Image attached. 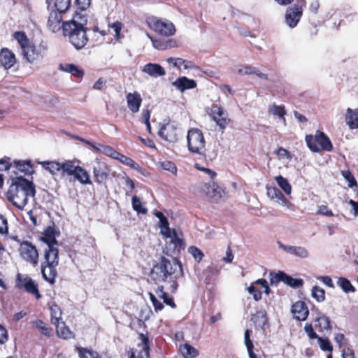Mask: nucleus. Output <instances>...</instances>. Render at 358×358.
<instances>
[{
  "label": "nucleus",
  "mask_w": 358,
  "mask_h": 358,
  "mask_svg": "<svg viewBox=\"0 0 358 358\" xmlns=\"http://www.w3.org/2000/svg\"><path fill=\"white\" fill-rule=\"evenodd\" d=\"M126 99L129 110L134 113H137L139 110L142 102L140 94L138 92L129 93Z\"/></svg>",
  "instance_id": "412c9836"
},
{
  "label": "nucleus",
  "mask_w": 358,
  "mask_h": 358,
  "mask_svg": "<svg viewBox=\"0 0 358 358\" xmlns=\"http://www.w3.org/2000/svg\"><path fill=\"white\" fill-rule=\"evenodd\" d=\"M13 38L17 41L21 50L27 45L30 41L23 31H16L13 34Z\"/></svg>",
  "instance_id": "49530a36"
},
{
  "label": "nucleus",
  "mask_w": 358,
  "mask_h": 358,
  "mask_svg": "<svg viewBox=\"0 0 358 358\" xmlns=\"http://www.w3.org/2000/svg\"><path fill=\"white\" fill-rule=\"evenodd\" d=\"M251 320L256 327L264 329L268 323L266 313L264 310L257 311L252 316Z\"/></svg>",
  "instance_id": "c85d7f7f"
},
{
  "label": "nucleus",
  "mask_w": 358,
  "mask_h": 358,
  "mask_svg": "<svg viewBox=\"0 0 358 358\" xmlns=\"http://www.w3.org/2000/svg\"><path fill=\"white\" fill-rule=\"evenodd\" d=\"M284 282L293 288H299L303 285L301 279H295L285 273Z\"/></svg>",
  "instance_id": "09e8293b"
},
{
  "label": "nucleus",
  "mask_w": 358,
  "mask_h": 358,
  "mask_svg": "<svg viewBox=\"0 0 358 358\" xmlns=\"http://www.w3.org/2000/svg\"><path fill=\"white\" fill-rule=\"evenodd\" d=\"M148 23L152 30L162 36H170L176 32L174 24L169 21L151 17L148 20Z\"/></svg>",
  "instance_id": "0eeeda50"
},
{
  "label": "nucleus",
  "mask_w": 358,
  "mask_h": 358,
  "mask_svg": "<svg viewBox=\"0 0 358 358\" xmlns=\"http://www.w3.org/2000/svg\"><path fill=\"white\" fill-rule=\"evenodd\" d=\"M275 179L278 186L285 192V194H291L292 187L286 178L282 176H276Z\"/></svg>",
  "instance_id": "37998d69"
},
{
  "label": "nucleus",
  "mask_w": 358,
  "mask_h": 358,
  "mask_svg": "<svg viewBox=\"0 0 358 358\" xmlns=\"http://www.w3.org/2000/svg\"><path fill=\"white\" fill-rule=\"evenodd\" d=\"M159 222L161 232L164 236L171 238H174L177 241H180V239L177 237L176 231L174 229L169 228V222L166 217H164L162 220H159Z\"/></svg>",
  "instance_id": "a878e982"
},
{
  "label": "nucleus",
  "mask_w": 358,
  "mask_h": 358,
  "mask_svg": "<svg viewBox=\"0 0 358 358\" xmlns=\"http://www.w3.org/2000/svg\"><path fill=\"white\" fill-rule=\"evenodd\" d=\"M150 38L152 41L153 47L158 50H165L167 48H171L172 45L171 44V41H163L160 39H153L152 37H150Z\"/></svg>",
  "instance_id": "5fc2aeb1"
},
{
  "label": "nucleus",
  "mask_w": 358,
  "mask_h": 358,
  "mask_svg": "<svg viewBox=\"0 0 358 358\" xmlns=\"http://www.w3.org/2000/svg\"><path fill=\"white\" fill-rule=\"evenodd\" d=\"M213 119L216 122L217 125L221 129H225L230 122V119L228 117L226 112L223 108L217 104H215L211 109Z\"/></svg>",
  "instance_id": "ddd939ff"
},
{
  "label": "nucleus",
  "mask_w": 358,
  "mask_h": 358,
  "mask_svg": "<svg viewBox=\"0 0 358 358\" xmlns=\"http://www.w3.org/2000/svg\"><path fill=\"white\" fill-rule=\"evenodd\" d=\"M99 145L103 148L102 151L105 155L115 159H119L120 153L115 150L113 148L110 146Z\"/></svg>",
  "instance_id": "13d9d810"
},
{
  "label": "nucleus",
  "mask_w": 358,
  "mask_h": 358,
  "mask_svg": "<svg viewBox=\"0 0 358 358\" xmlns=\"http://www.w3.org/2000/svg\"><path fill=\"white\" fill-rule=\"evenodd\" d=\"M57 266L41 264L42 276L45 281L51 285L55 282V278L57 275Z\"/></svg>",
  "instance_id": "a211bd4d"
},
{
  "label": "nucleus",
  "mask_w": 358,
  "mask_h": 358,
  "mask_svg": "<svg viewBox=\"0 0 358 358\" xmlns=\"http://www.w3.org/2000/svg\"><path fill=\"white\" fill-rule=\"evenodd\" d=\"M46 2L48 4V8L50 3L54 2V10L64 13H66L69 10L71 4V0H46Z\"/></svg>",
  "instance_id": "cd10ccee"
},
{
  "label": "nucleus",
  "mask_w": 358,
  "mask_h": 358,
  "mask_svg": "<svg viewBox=\"0 0 358 358\" xmlns=\"http://www.w3.org/2000/svg\"><path fill=\"white\" fill-rule=\"evenodd\" d=\"M39 164L52 175H55L59 171H62V163L55 161H44L39 162Z\"/></svg>",
  "instance_id": "f704fd0d"
},
{
  "label": "nucleus",
  "mask_w": 358,
  "mask_h": 358,
  "mask_svg": "<svg viewBox=\"0 0 358 358\" xmlns=\"http://www.w3.org/2000/svg\"><path fill=\"white\" fill-rule=\"evenodd\" d=\"M150 299L154 306L155 310L156 312L160 311L164 308V305L162 303H161L159 301L157 300V299L155 297V296L151 293H148Z\"/></svg>",
  "instance_id": "680f3d73"
},
{
  "label": "nucleus",
  "mask_w": 358,
  "mask_h": 358,
  "mask_svg": "<svg viewBox=\"0 0 358 358\" xmlns=\"http://www.w3.org/2000/svg\"><path fill=\"white\" fill-rule=\"evenodd\" d=\"M341 175L348 182V186L350 187L353 188L354 187H357V181L350 171H342Z\"/></svg>",
  "instance_id": "864d4df0"
},
{
  "label": "nucleus",
  "mask_w": 358,
  "mask_h": 358,
  "mask_svg": "<svg viewBox=\"0 0 358 358\" xmlns=\"http://www.w3.org/2000/svg\"><path fill=\"white\" fill-rule=\"evenodd\" d=\"M109 28L114 31L115 37L119 38L120 36V31L122 28V24L120 22L117 21L109 24Z\"/></svg>",
  "instance_id": "0e129e2a"
},
{
  "label": "nucleus",
  "mask_w": 358,
  "mask_h": 358,
  "mask_svg": "<svg viewBox=\"0 0 358 358\" xmlns=\"http://www.w3.org/2000/svg\"><path fill=\"white\" fill-rule=\"evenodd\" d=\"M268 112L270 115L278 116L283 121L284 124H285V118L284 116L286 114V110L284 106H278L276 104L271 105L268 108Z\"/></svg>",
  "instance_id": "e433bc0d"
},
{
  "label": "nucleus",
  "mask_w": 358,
  "mask_h": 358,
  "mask_svg": "<svg viewBox=\"0 0 358 358\" xmlns=\"http://www.w3.org/2000/svg\"><path fill=\"white\" fill-rule=\"evenodd\" d=\"M45 51L46 47L45 45L36 46L29 43L22 50V55L28 62L31 64L42 59Z\"/></svg>",
  "instance_id": "9d476101"
},
{
  "label": "nucleus",
  "mask_w": 358,
  "mask_h": 358,
  "mask_svg": "<svg viewBox=\"0 0 358 358\" xmlns=\"http://www.w3.org/2000/svg\"><path fill=\"white\" fill-rule=\"evenodd\" d=\"M117 159L120 160L122 164L129 167H131L134 169H138L139 167L138 164L136 162H135L132 159L126 157L122 154H120L119 159Z\"/></svg>",
  "instance_id": "4d7b16f0"
},
{
  "label": "nucleus",
  "mask_w": 358,
  "mask_h": 358,
  "mask_svg": "<svg viewBox=\"0 0 358 358\" xmlns=\"http://www.w3.org/2000/svg\"><path fill=\"white\" fill-rule=\"evenodd\" d=\"M279 247L282 249L284 251L294 255L300 258H308L309 257L308 250L301 246H292V245H286L282 244L280 242H278Z\"/></svg>",
  "instance_id": "f3484780"
},
{
  "label": "nucleus",
  "mask_w": 358,
  "mask_h": 358,
  "mask_svg": "<svg viewBox=\"0 0 358 358\" xmlns=\"http://www.w3.org/2000/svg\"><path fill=\"white\" fill-rule=\"evenodd\" d=\"M160 166L164 170L169 171L171 172L172 173H176L177 171V168H176V164L171 161L166 160V161L161 162Z\"/></svg>",
  "instance_id": "bf43d9fd"
},
{
  "label": "nucleus",
  "mask_w": 358,
  "mask_h": 358,
  "mask_svg": "<svg viewBox=\"0 0 358 358\" xmlns=\"http://www.w3.org/2000/svg\"><path fill=\"white\" fill-rule=\"evenodd\" d=\"M59 69L62 71L69 73L78 78L83 77L84 75L83 71L73 64H59Z\"/></svg>",
  "instance_id": "7c9ffc66"
},
{
  "label": "nucleus",
  "mask_w": 358,
  "mask_h": 358,
  "mask_svg": "<svg viewBox=\"0 0 358 358\" xmlns=\"http://www.w3.org/2000/svg\"><path fill=\"white\" fill-rule=\"evenodd\" d=\"M315 321L318 323L317 327L320 331L330 330L331 329L330 319L324 315L317 317Z\"/></svg>",
  "instance_id": "ea45409f"
},
{
  "label": "nucleus",
  "mask_w": 358,
  "mask_h": 358,
  "mask_svg": "<svg viewBox=\"0 0 358 358\" xmlns=\"http://www.w3.org/2000/svg\"><path fill=\"white\" fill-rule=\"evenodd\" d=\"M35 194L34 183L22 176L13 179L6 193L8 200L20 210H23L27 204L29 197H34Z\"/></svg>",
  "instance_id": "f257e3e1"
},
{
  "label": "nucleus",
  "mask_w": 358,
  "mask_h": 358,
  "mask_svg": "<svg viewBox=\"0 0 358 358\" xmlns=\"http://www.w3.org/2000/svg\"><path fill=\"white\" fill-rule=\"evenodd\" d=\"M267 195L275 201L283 206L289 204V201L284 196L281 191L275 187H267Z\"/></svg>",
  "instance_id": "5701e85b"
},
{
  "label": "nucleus",
  "mask_w": 358,
  "mask_h": 358,
  "mask_svg": "<svg viewBox=\"0 0 358 358\" xmlns=\"http://www.w3.org/2000/svg\"><path fill=\"white\" fill-rule=\"evenodd\" d=\"M50 314H51V322L53 324L59 322L60 320H62V310L60 307L54 303L50 308Z\"/></svg>",
  "instance_id": "58836bf2"
},
{
  "label": "nucleus",
  "mask_w": 358,
  "mask_h": 358,
  "mask_svg": "<svg viewBox=\"0 0 358 358\" xmlns=\"http://www.w3.org/2000/svg\"><path fill=\"white\" fill-rule=\"evenodd\" d=\"M42 240L47 244V248H55L57 245V241L54 236L53 229L51 227H48L44 234V236Z\"/></svg>",
  "instance_id": "c9c22d12"
},
{
  "label": "nucleus",
  "mask_w": 358,
  "mask_h": 358,
  "mask_svg": "<svg viewBox=\"0 0 358 358\" xmlns=\"http://www.w3.org/2000/svg\"><path fill=\"white\" fill-rule=\"evenodd\" d=\"M33 324L38 329L42 334L47 337H50L52 335V329L48 327L45 322L41 320L34 321Z\"/></svg>",
  "instance_id": "a19ab883"
},
{
  "label": "nucleus",
  "mask_w": 358,
  "mask_h": 358,
  "mask_svg": "<svg viewBox=\"0 0 358 358\" xmlns=\"http://www.w3.org/2000/svg\"><path fill=\"white\" fill-rule=\"evenodd\" d=\"M80 358H99L98 353L87 348H78Z\"/></svg>",
  "instance_id": "8fccbe9b"
},
{
  "label": "nucleus",
  "mask_w": 358,
  "mask_h": 358,
  "mask_svg": "<svg viewBox=\"0 0 358 358\" xmlns=\"http://www.w3.org/2000/svg\"><path fill=\"white\" fill-rule=\"evenodd\" d=\"M45 262L43 264L45 265L58 266L59 264V255L58 249L55 248H46L44 254Z\"/></svg>",
  "instance_id": "b1692460"
},
{
  "label": "nucleus",
  "mask_w": 358,
  "mask_h": 358,
  "mask_svg": "<svg viewBox=\"0 0 358 358\" xmlns=\"http://www.w3.org/2000/svg\"><path fill=\"white\" fill-rule=\"evenodd\" d=\"M133 209L138 214H146L148 210L143 207L141 199L137 196H134L131 199Z\"/></svg>",
  "instance_id": "a18cd8bd"
},
{
  "label": "nucleus",
  "mask_w": 358,
  "mask_h": 358,
  "mask_svg": "<svg viewBox=\"0 0 358 358\" xmlns=\"http://www.w3.org/2000/svg\"><path fill=\"white\" fill-rule=\"evenodd\" d=\"M317 213L328 217H332L334 215L333 212L331 210H329L326 205L320 206L318 207Z\"/></svg>",
  "instance_id": "774afa93"
},
{
  "label": "nucleus",
  "mask_w": 358,
  "mask_h": 358,
  "mask_svg": "<svg viewBox=\"0 0 358 358\" xmlns=\"http://www.w3.org/2000/svg\"><path fill=\"white\" fill-rule=\"evenodd\" d=\"M291 311L294 317L299 321L306 320L309 314L306 304L301 301H298L294 303L292 306Z\"/></svg>",
  "instance_id": "4468645a"
},
{
  "label": "nucleus",
  "mask_w": 358,
  "mask_h": 358,
  "mask_svg": "<svg viewBox=\"0 0 358 358\" xmlns=\"http://www.w3.org/2000/svg\"><path fill=\"white\" fill-rule=\"evenodd\" d=\"M73 176L75 179L79 181V182L81 183L82 185L92 184L89 173L86 170L83 169L81 166L77 169V171Z\"/></svg>",
  "instance_id": "2f4dec72"
},
{
  "label": "nucleus",
  "mask_w": 358,
  "mask_h": 358,
  "mask_svg": "<svg viewBox=\"0 0 358 358\" xmlns=\"http://www.w3.org/2000/svg\"><path fill=\"white\" fill-rule=\"evenodd\" d=\"M304 331L310 339H318L320 338L314 331L311 324L306 323L304 327Z\"/></svg>",
  "instance_id": "e2e57ef3"
},
{
  "label": "nucleus",
  "mask_w": 358,
  "mask_h": 358,
  "mask_svg": "<svg viewBox=\"0 0 358 358\" xmlns=\"http://www.w3.org/2000/svg\"><path fill=\"white\" fill-rule=\"evenodd\" d=\"M172 85L182 92L187 90L194 89L196 86V83L194 80L189 79L185 76L178 78Z\"/></svg>",
  "instance_id": "4be33fe9"
},
{
  "label": "nucleus",
  "mask_w": 358,
  "mask_h": 358,
  "mask_svg": "<svg viewBox=\"0 0 358 358\" xmlns=\"http://www.w3.org/2000/svg\"><path fill=\"white\" fill-rule=\"evenodd\" d=\"M93 175L95 182L98 184L105 182L108 177V169L106 164L97 162L93 166Z\"/></svg>",
  "instance_id": "dca6fc26"
},
{
  "label": "nucleus",
  "mask_w": 358,
  "mask_h": 358,
  "mask_svg": "<svg viewBox=\"0 0 358 358\" xmlns=\"http://www.w3.org/2000/svg\"><path fill=\"white\" fill-rule=\"evenodd\" d=\"M317 139L320 150H323L327 152H330L333 149L332 143L329 138L323 132L317 131Z\"/></svg>",
  "instance_id": "bb28decb"
},
{
  "label": "nucleus",
  "mask_w": 358,
  "mask_h": 358,
  "mask_svg": "<svg viewBox=\"0 0 358 358\" xmlns=\"http://www.w3.org/2000/svg\"><path fill=\"white\" fill-rule=\"evenodd\" d=\"M320 348L323 351H328L331 352L333 350V347L330 343V341L327 338H322L320 337L317 339Z\"/></svg>",
  "instance_id": "603ef678"
},
{
  "label": "nucleus",
  "mask_w": 358,
  "mask_h": 358,
  "mask_svg": "<svg viewBox=\"0 0 358 358\" xmlns=\"http://www.w3.org/2000/svg\"><path fill=\"white\" fill-rule=\"evenodd\" d=\"M87 19L85 15L76 13L70 20L65 21L62 24L64 36L69 38L78 31L87 25Z\"/></svg>",
  "instance_id": "7ed1b4c3"
},
{
  "label": "nucleus",
  "mask_w": 358,
  "mask_h": 358,
  "mask_svg": "<svg viewBox=\"0 0 358 358\" xmlns=\"http://www.w3.org/2000/svg\"><path fill=\"white\" fill-rule=\"evenodd\" d=\"M20 257L27 263L36 266L38 263V252L35 245L25 241L20 243L19 248Z\"/></svg>",
  "instance_id": "423d86ee"
},
{
  "label": "nucleus",
  "mask_w": 358,
  "mask_h": 358,
  "mask_svg": "<svg viewBox=\"0 0 358 358\" xmlns=\"http://www.w3.org/2000/svg\"><path fill=\"white\" fill-rule=\"evenodd\" d=\"M305 6V0H296L294 6L287 9L285 22L290 28L295 27L299 23L303 14V8Z\"/></svg>",
  "instance_id": "39448f33"
},
{
  "label": "nucleus",
  "mask_w": 358,
  "mask_h": 358,
  "mask_svg": "<svg viewBox=\"0 0 358 358\" xmlns=\"http://www.w3.org/2000/svg\"><path fill=\"white\" fill-rule=\"evenodd\" d=\"M233 71L241 76L253 75L254 73H256L255 67L250 65L238 66L236 69H234Z\"/></svg>",
  "instance_id": "de8ad7c7"
},
{
  "label": "nucleus",
  "mask_w": 358,
  "mask_h": 358,
  "mask_svg": "<svg viewBox=\"0 0 358 358\" xmlns=\"http://www.w3.org/2000/svg\"><path fill=\"white\" fill-rule=\"evenodd\" d=\"M306 141L309 149L314 152H320V148L317 143V133L315 136L308 135L306 136Z\"/></svg>",
  "instance_id": "79ce46f5"
},
{
  "label": "nucleus",
  "mask_w": 358,
  "mask_h": 358,
  "mask_svg": "<svg viewBox=\"0 0 358 358\" xmlns=\"http://www.w3.org/2000/svg\"><path fill=\"white\" fill-rule=\"evenodd\" d=\"M182 274V265L177 259L169 260L165 257H162L161 261L154 266L151 273L150 278L157 282H164L169 276L172 275L175 278H178Z\"/></svg>",
  "instance_id": "f03ea898"
},
{
  "label": "nucleus",
  "mask_w": 358,
  "mask_h": 358,
  "mask_svg": "<svg viewBox=\"0 0 358 358\" xmlns=\"http://www.w3.org/2000/svg\"><path fill=\"white\" fill-rule=\"evenodd\" d=\"M63 14L64 13L53 9L50 12L47 21V27L50 31L57 33L62 29V24L65 22L63 20Z\"/></svg>",
  "instance_id": "f8f14e48"
},
{
  "label": "nucleus",
  "mask_w": 358,
  "mask_h": 358,
  "mask_svg": "<svg viewBox=\"0 0 358 358\" xmlns=\"http://www.w3.org/2000/svg\"><path fill=\"white\" fill-rule=\"evenodd\" d=\"M345 122L350 129H358V108L356 109L348 108L347 109Z\"/></svg>",
  "instance_id": "393cba45"
},
{
  "label": "nucleus",
  "mask_w": 358,
  "mask_h": 358,
  "mask_svg": "<svg viewBox=\"0 0 358 358\" xmlns=\"http://www.w3.org/2000/svg\"><path fill=\"white\" fill-rule=\"evenodd\" d=\"M13 166L15 167L17 171L24 173V175H31L34 170L30 161H14Z\"/></svg>",
  "instance_id": "c756f323"
},
{
  "label": "nucleus",
  "mask_w": 358,
  "mask_h": 358,
  "mask_svg": "<svg viewBox=\"0 0 358 358\" xmlns=\"http://www.w3.org/2000/svg\"><path fill=\"white\" fill-rule=\"evenodd\" d=\"M0 63L4 69H10L15 63L14 53L8 48H2L0 51Z\"/></svg>",
  "instance_id": "aec40b11"
},
{
  "label": "nucleus",
  "mask_w": 358,
  "mask_h": 358,
  "mask_svg": "<svg viewBox=\"0 0 358 358\" xmlns=\"http://www.w3.org/2000/svg\"><path fill=\"white\" fill-rule=\"evenodd\" d=\"M80 166L76 165L74 162L73 161H66L62 163V174H66L68 176H74L75 173L77 171V169Z\"/></svg>",
  "instance_id": "4c0bfd02"
},
{
  "label": "nucleus",
  "mask_w": 358,
  "mask_h": 358,
  "mask_svg": "<svg viewBox=\"0 0 358 358\" xmlns=\"http://www.w3.org/2000/svg\"><path fill=\"white\" fill-rule=\"evenodd\" d=\"M180 352L184 358H195L199 355L198 350L188 343L181 345Z\"/></svg>",
  "instance_id": "72a5a7b5"
},
{
  "label": "nucleus",
  "mask_w": 358,
  "mask_h": 358,
  "mask_svg": "<svg viewBox=\"0 0 358 358\" xmlns=\"http://www.w3.org/2000/svg\"><path fill=\"white\" fill-rule=\"evenodd\" d=\"M16 286L19 289H23L27 292L35 296L36 299L41 298L37 282L26 275L18 273L16 279Z\"/></svg>",
  "instance_id": "6e6552de"
},
{
  "label": "nucleus",
  "mask_w": 358,
  "mask_h": 358,
  "mask_svg": "<svg viewBox=\"0 0 358 358\" xmlns=\"http://www.w3.org/2000/svg\"><path fill=\"white\" fill-rule=\"evenodd\" d=\"M285 273L282 271H279L277 273H270V282L271 285H277L280 282H284Z\"/></svg>",
  "instance_id": "6e6d98bb"
},
{
  "label": "nucleus",
  "mask_w": 358,
  "mask_h": 358,
  "mask_svg": "<svg viewBox=\"0 0 358 358\" xmlns=\"http://www.w3.org/2000/svg\"><path fill=\"white\" fill-rule=\"evenodd\" d=\"M55 325L56 326L57 334L59 338L68 339L72 337V332L64 322H59L55 324Z\"/></svg>",
  "instance_id": "473e14b6"
},
{
  "label": "nucleus",
  "mask_w": 358,
  "mask_h": 358,
  "mask_svg": "<svg viewBox=\"0 0 358 358\" xmlns=\"http://www.w3.org/2000/svg\"><path fill=\"white\" fill-rule=\"evenodd\" d=\"M201 190L208 199L214 202H217L224 194V191L214 182L202 185Z\"/></svg>",
  "instance_id": "9b49d317"
},
{
  "label": "nucleus",
  "mask_w": 358,
  "mask_h": 358,
  "mask_svg": "<svg viewBox=\"0 0 358 358\" xmlns=\"http://www.w3.org/2000/svg\"><path fill=\"white\" fill-rule=\"evenodd\" d=\"M251 331L246 329L244 334V343L247 349L254 348L253 343L250 339Z\"/></svg>",
  "instance_id": "338daca9"
},
{
  "label": "nucleus",
  "mask_w": 358,
  "mask_h": 358,
  "mask_svg": "<svg viewBox=\"0 0 358 358\" xmlns=\"http://www.w3.org/2000/svg\"><path fill=\"white\" fill-rule=\"evenodd\" d=\"M337 285L346 293L355 292V289L352 285L350 281L345 278H339Z\"/></svg>",
  "instance_id": "c03bdc74"
},
{
  "label": "nucleus",
  "mask_w": 358,
  "mask_h": 358,
  "mask_svg": "<svg viewBox=\"0 0 358 358\" xmlns=\"http://www.w3.org/2000/svg\"><path fill=\"white\" fill-rule=\"evenodd\" d=\"M248 292L252 295L255 301H259L262 299V292L254 285H250L248 287Z\"/></svg>",
  "instance_id": "69168bd1"
},
{
  "label": "nucleus",
  "mask_w": 358,
  "mask_h": 358,
  "mask_svg": "<svg viewBox=\"0 0 358 358\" xmlns=\"http://www.w3.org/2000/svg\"><path fill=\"white\" fill-rule=\"evenodd\" d=\"M188 251L198 262H199L203 257L202 251L196 247L191 246L189 248Z\"/></svg>",
  "instance_id": "052dcab7"
},
{
  "label": "nucleus",
  "mask_w": 358,
  "mask_h": 358,
  "mask_svg": "<svg viewBox=\"0 0 358 358\" xmlns=\"http://www.w3.org/2000/svg\"><path fill=\"white\" fill-rule=\"evenodd\" d=\"M142 71L152 78L164 76L166 74L165 69L159 64L155 63L146 64Z\"/></svg>",
  "instance_id": "6ab92c4d"
},
{
  "label": "nucleus",
  "mask_w": 358,
  "mask_h": 358,
  "mask_svg": "<svg viewBox=\"0 0 358 358\" xmlns=\"http://www.w3.org/2000/svg\"><path fill=\"white\" fill-rule=\"evenodd\" d=\"M187 147L191 152L202 154L205 147V139L201 130L196 128L190 129L187 135Z\"/></svg>",
  "instance_id": "20e7f679"
},
{
  "label": "nucleus",
  "mask_w": 358,
  "mask_h": 358,
  "mask_svg": "<svg viewBox=\"0 0 358 358\" xmlns=\"http://www.w3.org/2000/svg\"><path fill=\"white\" fill-rule=\"evenodd\" d=\"M312 296L318 302H322L325 299V292L318 286H314L312 289Z\"/></svg>",
  "instance_id": "3c124183"
},
{
  "label": "nucleus",
  "mask_w": 358,
  "mask_h": 358,
  "mask_svg": "<svg viewBox=\"0 0 358 358\" xmlns=\"http://www.w3.org/2000/svg\"><path fill=\"white\" fill-rule=\"evenodd\" d=\"M180 130L178 124L169 122L160 127L158 134L167 142L176 143L179 139Z\"/></svg>",
  "instance_id": "1a4fd4ad"
},
{
  "label": "nucleus",
  "mask_w": 358,
  "mask_h": 358,
  "mask_svg": "<svg viewBox=\"0 0 358 358\" xmlns=\"http://www.w3.org/2000/svg\"><path fill=\"white\" fill-rule=\"evenodd\" d=\"M87 29L85 27L80 31H78L75 34H73L69 38L70 43L77 50L82 49L87 43L88 38L86 34Z\"/></svg>",
  "instance_id": "2eb2a0df"
}]
</instances>
